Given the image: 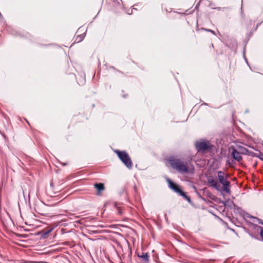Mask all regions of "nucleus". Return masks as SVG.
Segmentation results:
<instances>
[{"instance_id": "9b49d317", "label": "nucleus", "mask_w": 263, "mask_h": 263, "mask_svg": "<svg viewBox=\"0 0 263 263\" xmlns=\"http://www.w3.org/2000/svg\"><path fill=\"white\" fill-rule=\"evenodd\" d=\"M232 45H229V43L227 42L226 43V45L229 47V48H235L237 46V42L235 40H231Z\"/></svg>"}, {"instance_id": "f257e3e1", "label": "nucleus", "mask_w": 263, "mask_h": 263, "mask_svg": "<svg viewBox=\"0 0 263 263\" xmlns=\"http://www.w3.org/2000/svg\"><path fill=\"white\" fill-rule=\"evenodd\" d=\"M168 161L173 169L181 174H193L194 167L193 165H189L187 161L175 156H171Z\"/></svg>"}, {"instance_id": "5701e85b", "label": "nucleus", "mask_w": 263, "mask_h": 263, "mask_svg": "<svg viewBox=\"0 0 263 263\" xmlns=\"http://www.w3.org/2000/svg\"><path fill=\"white\" fill-rule=\"evenodd\" d=\"M232 203L234 204V206H235V204H234V203L233 202H232Z\"/></svg>"}, {"instance_id": "39448f33", "label": "nucleus", "mask_w": 263, "mask_h": 263, "mask_svg": "<svg viewBox=\"0 0 263 263\" xmlns=\"http://www.w3.org/2000/svg\"><path fill=\"white\" fill-rule=\"evenodd\" d=\"M167 181L168 183L169 187L172 189L174 192L178 193L181 196L183 197L184 199L186 200L190 203H191V199L190 197L187 196L185 192H184L181 188L176 184L172 182L170 179H167Z\"/></svg>"}, {"instance_id": "f03ea898", "label": "nucleus", "mask_w": 263, "mask_h": 263, "mask_svg": "<svg viewBox=\"0 0 263 263\" xmlns=\"http://www.w3.org/2000/svg\"><path fill=\"white\" fill-rule=\"evenodd\" d=\"M217 176L219 182L222 185V191L230 194L231 193L230 182L228 180L229 175L219 171L217 172Z\"/></svg>"}, {"instance_id": "4be33fe9", "label": "nucleus", "mask_w": 263, "mask_h": 263, "mask_svg": "<svg viewBox=\"0 0 263 263\" xmlns=\"http://www.w3.org/2000/svg\"><path fill=\"white\" fill-rule=\"evenodd\" d=\"M129 256H132V251H130V253H129Z\"/></svg>"}, {"instance_id": "412c9836", "label": "nucleus", "mask_w": 263, "mask_h": 263, "mask_svg": "<svg viewBox=\"0 0 263 263\" xmlns=\"http://www.w3.org/2000/svg\"><path fill=\"white\" fill-rule=\"evenodd\" d=\"M199 3L196 6L195 9H197L199 7Z\"/></svg>"}, {"instance_id": "6e6552de", "label": "nucleus", "mask_w": 263, "mask_h": 263, "mask_svg": "<svg viewBox=\"0 0 263 263\" xmlns=\"http://www.w3.org/2000/svg\"><path fill=\"white\" fill-rule=\"evenodd\" d=\"M232 156L235 160L238 162L242 160V157L240 153L234 147L232 148Z\"/></svg>"}, {"instance_id": "aec40b11", "label": "nucleus", "mask_w": 263, "mask_h": 263, "mask_svg": "<svg viewBox=\"0 0 263 263\" xmlns=\"http://www.w3.org/2000/svg\"><path fill=\"white\" fill-rule=\"evenodd\" d=\"M215 9L218 10H221L222 8L221 7H216Z\"/></svg>"}, {"instance_id": "dca6fc26", "label": "nucleus", "mask_w": 263, "mask_h": 263, "mask_svg": "<svg viewBox=\"0 0 263 263\" xmlns=\"http://www.w3.org/2000/svg\"><path fill=\"white\" fill-rule=\"evenodd\" d=\"M259 228L260 229V235L261 237L263 239V228L259 227Z\"/></svg>"}, {"instance_id": "2eb2a0df", "label": "nucleus", "mask_w": 263, "mask_h": 263, "mask_svg": "<svg viewBox=\"0 0 263 263\" xmlns=\"http://www.w3.org/2000/svg\"><path fill=\"white\" fill-rule=\"evenodd\" d=\"M253 222H258V223L263 225V220L260 219H259L258 218H255V220H253Z\"/></svg>"}, {"instance_id": "6ab92c4d", "label": "nucleus", "mask_w": 263, "mask_h": 263, "mask_svg": "<svg viewBox=\"0 0 263 263\" xmlns=\"http://www.w3.org/2000/svg\"><path fill=\"white\" fill-rule=\"evenodd\" d=\"M259 158L262 161H263V154L262 153H260L259 155Z\"/></svg>"}, {"instance_id": "f3484780", "label": "nucleus", "mask_w": 263, "mask_h": 263, "mask_svg": "<svg viewBox=\"0 0 263 263\" xmlns=\"http://www.w3.org/2000/svg\"><path fill=\"white\" fill-rule=\"evenodd\" d=\"M246 217H247V218H253V219H254V220H255V218H256V217H253V216H251V215H250L249 214H248V213H247V214H246Z\"/></svg>"}, {"instance_id": "20e7f679", "label": "nucleus", "mask_w": 263, "mask_h": 263, "mask_svg": "<svg viewBox=\"0 0 263 263\" xmlns=\"http://www.w3.org/2000/svg\"><path fill=\"white\" fill-rule=\"evenodd\" d=\"M195 146L196 149L198 152H204L211 151L213 145L211 144L209 141L202 139L199 141H196L195 143Z\"/></svg>"}, {"instance_id": "1a4fd4ad", "label": "nucleus", "mask_w": 263, "mask_h": 263, "mask_svg": "<svg viewBox=\"0 0 263 263\" xmlns=\"http://www.w3.org/2000/svg\"><path fill=\"white\" fill-rule=\"evenodd\" d=\"M94 187L98 191V195H100V192L105 189L104 185L102 183H96L94 184Z\"/></svg>"}, {"instance_id": "9d476101", "label": "nucleus", "mask_w": 263, "mask_h": 263, "mask_svg": "<svg viewBox=\"0 0 263 263\" xmlns=\"http://www.w3.org/2000/svg\"><path fill=\"white\" fill-rule=\"evenodd\" d=\"M52 230V229H50L49 230H43L41 233V237L42 238H47L48 235L51 232V231Z\"/></svg>"}, {"instance_id": "f8f14e48", "label": "nucleus", "mask_w": 263, "mask_h": 263, "mask_svg": "<svg viewBox=\"0 0 263 263\" xmlns=\"http://www.w3.org/2000/svg\"><path fill=\"white\" fill-rule=\"evenodd\" d=\"M85 36V33H84L83 34L78 35L76 39L75 42L77 43H79V42H81L84 39Z\"/></svg>"}, {"instance_id": "4468645a", "label": "nucleus", "mask_w": 263, "mask_h": 263, "mask_svg": "<svg viewBox=\"0 0 263 263\" xmlns=\"http://www.w3.org/2000/svg\"><path fill=\"white\" fill-rule=\"evenodd\" d=\"M239 149H240V154H247V152H248V149L245 147H239Z\"/></svg>"}, {"instance_id": "423d86ee", "label": "nucleus", "mask_w": 263, "mask_h": 263, "mask_svg": "<svg viewBox=\"0 0 263 263\" xmlns=\"http://www.w3.org/2000/svg\"><path fill=\"white\" fill-rule=\"evenodd\" d=\"M208 183L211 185V186L215 189L216 190L220 191V184L213 178H209L208 179Z\"/></svg>"}, {"instance_id": "0eeeda50", "label": "nucleus", "mask_w": 263, "mask_h": 263, "mask_svg": "<svg viewBox=\"0 0 263 263\" xmlns=\"http://www.w3.org/2000/svg\"><path fill=\"white\" fill-rule=\"evenodd\" d=\"M137 256L142 263H148L149 255L147 253L142 252L141 254L138 253Z\"/></svg>"}, {"instance_id": "a211bd4d", "label": "nucleus", "mask_w": 263, "mask_h": 263, "mask_svg": "<svg viewBox=\"0 0 263 263\" xmlns=\"http://www.w3.org/2000/svg\"><path fill=\"white\" fill-rule=\"evenodd\" d=\"M204 30H205L206 31L210 32L214 34H215V32L213 30H212L210 29H204Z\"/></svg>"}, {"instance_id": "7ed1b4c3", "label": "nucleus", "mask_w": 263, "mask_h": 263, "mask_svg": "<svg viewBox=\"0 0 263 263\" xmlns=\"http://www.w3.org/2000/svg\"><path fill=\"white\" fill-rule=\"evenodd\" d=\"M115 152L126 167L131 169L133 166V162L127 153L125 151H120L119 150H116Z\"/></svg>"}, {"instance_id": "ddd939ff", "label": "nucleus", "mask_w": 263, "mask_h": 263, "mask_svg": "<svg viewBox=\"0 0 263 263\" xmlns=\"http://www.w3.org/2000/svg\"><path fill=\"white\" fill-rule=\"evenodd\" d=\"M113 205H114V206L117 209L118 213L119 214H122V211L121 209H120V207L118 206V204L117 202H114L113 203Z\"/></svg>"}]
</instances>
